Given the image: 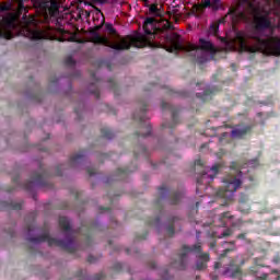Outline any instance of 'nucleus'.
<instances>
[{
    "label": "nucleus",
    "instance_id": "nucleus-19",
    "mask_svg": "<svg viewBox=\"0 0 280 280\" xmlns=\"http://www.w3.org/2000/svg\"><path fill=\"white\" fill-rule=\"evenodd\" d=\"M229 137H230V135H229V132H223L221 136H220V138H219V142H221V143H228V139H229Z\"/></svg>",
    "mask_w": 280,
    "mask_h": 280
},
{
    "label": "nucleus",
    "instance_id": "nucleus-30",
    "mask_svg": "<svg viewBox=\"0 0 280 280\" xmlns=\"http://www.w3.org/2000/svg\"><path fill=\"white\" fill-rule=\"evenodd\" d=\"M249 272H252V275H257V268L250 267Z\"/></svg>",
    "mask_w": 280,
    "mask_h": 280
},
{
    "label": "nucleus",
    "instance_id": "nucleus-32",
    "mask_svg": "<svg viewBox=\"0 0 280 280\" xmlns=\"http://www.w3.org/2000/svg\"><path fill=\"white\" fill-rule=\"evenodd\" d=\"M96 3H106L108 0H94Z\"/></svg>",
    "mask_w": 280,
    "mask_h": 280
},
{
    "label": "nucleus",
    "instance_id": "nucleus-21",
    "mask_svg": "<svg viewBox=\"0 0 280 280\" xmlns=\"http://www.w3.org/2000/svg\"><path fill=\"white\" fill-rule=\"evenodd\" d=\"M60 225L62 226V229L67 230L69 229V221H67L65 218H61Z\"/></svg>",
    "mask_w": 280,
    "mask_h": 280
},
{
    "label": "nucleus",
    "instance_id": "nucleus-2",
    "mask_svg": "<svg viewBox=\"0 0 280 280\" xmlns=\"http://www.w3.org/2000/svg\"><path fill=\"white\" fill-rule=\"evenodd\" d=\"M33 3V8H35L36 12L39 15H23L24 25L21 30L23 36L26 38H31V40H43V38H47V35L38 28V23H43V21H47L49 16H55L56 19H61L62 12L66 14H71V16H75L80 19L82 16V9H80L79 4L75 0H31Z\"/></svg>",
    "mask_w": 280,
    "mask_h": 280
},
{
    "label": "nucleus",
    "instance_id": "nucleus-22",
    "mask_svg": "<svg viewBox=\"0 0 280 280\" xmlns=\"http://www.w3.org/2000/svg\"><path fill=\"white\" fill-rule=\"evenodd\" d=\"M245 165H252V167H256V165H259V160L258 159L250 160Z\"/></svg>",
    "mask_w": 280,
    "mask_h": 280
},
{
    "label": "nucleus",
    "instance_id": "nucleus-35",
    "mask_svg": "<svg viewBox=\"0 0 280 280\" xmlns=\"http://www.w3.org/2000/svg\"><path fill=\"white\" fill-rule=\"evenodd\" d=\"M277 27H278V30H280V18H279V20H278Z\"/></svg>",
    "mask_w": 280,
    "mask_h": 280
},
{
    "label": "nucleus",
    "instance_id": "nucleus-6",
    "mask_svg": "<svg viewBox=\"0 0 280 280\" xmlns=\"http://www.w3.org/2000/svg\"><path fill=\"white\" fill-rule=\"evenodd\" d=\"M18 2V11L15 13H8V4H0V36L10 40L12 38V31L19 25V19L27 9L23 5V0H15Z\"/></svg>",
    "mask_w": 280,
    "mask_h": 280
},
{
    "label": "nucleus",
    "instance_id": "nucleus-26",
    "mask_svg": "<svg viewBox=\"0 0 280 280\" xmlns=\"http://www.w3.org/2000/svg\"><path fill=\"white\" fill-rule=\"evenodd\" d=\"M257 280H268V273H262L260 277H257Z\"/></svg>",
    "mask_w": 280,
    "mask_h": 280
},
{
    "label": "nucleus",
    "instance_id": "nucleus-11",
    "mask_svg": "<svg viewBox=\"0 0 280 280\" xmlns=\"http://www.w3.org/2000/svg\"><path fill=\"white\" fill-rule=\"evenodd\" d=\"M223 244H229L231 247L225 248L223 253L220 255L219 259H224V257H226L229 253L237 250V247L235 246V241L224 242Z\"/></svg>",
    "mask_w": 280,
    "mask_h": 280
},
{
    "label": "nucleus",
    "instance_id": "nucleus-12",
    "mask_svg": "<svg viewBox=\"0 0 280 280\" xmlns=\"http://www.w3.org/2000/svg\"><path fill=\"white\" fill-rule=\"evenodd\" d=\"M149 14H151L152 16H158V19H160L159 16H161V11L159 10V5L151 4L149 8Z\"/></svg>",
    "mask_w": 280,
    "mask_h": 280
},
{
    "label": "nucleus",
    "instance_id": "nucleus-4",
    "mask_svg": "<svg viewBox=\"0 0 280 280\" xmlns=\"http://www.w3.org/2000/svg\"><path fill=\"white\" fill-rule=\"evenodd\" d=\"M236 43L242 51L248 54H264V56H280V37L270 36L261 38L257 34L245 35L244 32L236 33Z\"/></svg>",
    "mask_w": 280,
    "mask_h": 280
},
{
    "label": "nucleus",
    "instance_id": "nucleus-37",
    "mask_svg": "<svg viewBox=\"0 0 280 280\" xmlns=\"http://www.w3.org/2000/svg\"><path fill=\"white\" fill-rule=\"evenodd\" d=\"M213 93H215V90L212 88V90H211V94L213 95Z\"/></svg>",
    "mask_w": 280,
    "mask_h": 280
},
{
    "label": "nucleus",
    "instance_id": "nucleus-20",
    "mask_svg": "<svg viewBox=\"0 0 280 280\" xmlns=\"http://www.w3.org/2000/svg\"><path fill=\"white\" fill-rule=\"evenodd\" d=\"M104 25V18L101 19L100 23H94V27L92 28V32H97Z\"/></svg>",
    "mask_w": 280,
    "mask_h": 280
},
{
    "label": "nucleus",
    "instance_id": "nucleus-18",
    "mask_svg": "<svg viewBox=\"0 0 280 280\" xmlns=\"http://www.w3.org/2000/svg\"><path fill=\"white\" fill-rule=\"evenodd\" d=\"M265 1L269 5H270V3H273V8H276V10H280V0H265Z\"/></svg>",
    "mask_w": 280,
    "mask_h": 280
},
{
    "label": "nucleus",
    "instance_id": "nucleus-31",
    "mask_svg": "<svg viewBox=\"0 0 280 280\" xmlns=\"http://www.w3.org/2000/svg\"><path fill=\"white\" fill-rule=\"evenodd\" d=\"M217 156H218L219 159H222V156H224V151H220L219 153H217Z\"/></svg>",
    "mask_w": 280,
    "mask_h": 280
},
{
    "label": "nucleus",
    "instance_id": "nucleus-10",
    "mask_svg": "<svg viewBox=\"0 0 280 280\" xmlns=\"http://www.w3.org/2000/svg\"><path fill=\"white\" fill-rule=\"evenodd\" d=\"M226 272H230L233 279L242 277V268H240V266H235L233 260L230 262V267L226 269Z\"/></svg>",
    "mask_w": 280,
    "mask_h": 280
},
{
    "label": "nucleus",
    "instance_id": "nucleus-40",
    "mask_svg": "<svg viewBox=\"0 0 280 280\" xmlns=\"http://www.w3.org/2000/svg\"><path fill=\"white\" fill-rule=\"evenodd\" d=\"M211 179L213 180V176H211Z\"/></svg>",
    "mask_w": 280,
    "mask_h": 280
},
{
    "label": "nucleus",
    "instance_id": "nucleus-16",
    "mask_svg": "<svg viewBox=\"0 0 280 280\" xmlns=\"http://www.w3.org/2000/svg\"><path fill=\"white\" fill-rule=\"evenodd\" d=\"M247 201H248V195L244 194V192H241L238 202L241 205H246Z\"/></svg>",
    "mask_w": 280,
    "mask_h": 280
},
{
    "label": "nucleus",
    "instance_id": "nucleus-8",
    "mask_svg": "<svg viewBox=\"0 0 280 280\" xmlns=\"http://www.w3.org/2000/svg\"><path fill=\"white\" fill-rule=\"evenodd\" d=\"M253 128H255V125H237L233 130H232V137L234 139H244V137L250 135L253 132Z\"/></svg>",
    "mask_w": 280,
    "mask_h": 280
},
{
    "label": "nucleus",
    "instance_id": "nucleus-7",
    "mask_svg": "<svg viewBox=\"0 0 280 280\" xmlns=\"http://www.w3.org/2000/svg\"><path fill=\"white\" fill-rule=\"evenodd\" d=\"M233 221V215L231 212H223L218 215L212 217V226H229L231 222ZM237 224H244L242 220H238L236 223L233 222L232 226H237Z\"/></svg>",
    "mask_w": 280,
    "mask_h": 280
},
{
    "label": "nucleus",
    "instance_id": "nucleus-17",
    "mask_svg": "<svg viewBox=\"0 0 280 280\" xmlns=\"http://www.w3.org/2000/svg\"><path fill=\"white\" fill-rule=\"evenodd\" d=\"M74 38L75 37L73 35H71L69 33H63L62 37L59 40H62V42H65V40H73Z\"/></svg>",
    "mask_w": 280,
    "mask_h": 280
},
{
    "label": "nucleus",
    "instance_id": "nucleus-27",
    "mask_svg": "<svg viewBox=\"0 0 280 280\" xmlns=\"http://www.w3.org/2000/svg\"><path fill=\"white\" fill-rule=\"evenodd\" d=\"M236 240H246V233H241L236 236Z\"/></svg>",
    "mask_w": 280,
    "mask_h": 280
},
{
    "label": "nucleus",
    "instance_id": "nucleus-33",
    "mask_svg": "<svg viewBox=\"0 0 280 280\" xmlns=\"http://www.w3.org/2000/svg\"><path fill=\"white\" fill-rule=\"evenodd\" d=\"M226 16H228V15H226ZM226 16L223 18V19H221V20L219 21V23H226Z\"/></svg>",
    "mask_w": 280,
    "mask_h": 280
},
{
    "label": "nucleus",
    "instance_id": "nucleus-38",
    "mask_svg": "<svg viewBox=\"0 0 280 280\" xmlns=\"http://www.w3.org/2000/svg\"><path fill=\"white\" fill-rule=\"evenodd\" d=\"M144 3H148V0H142Z\"/></svg>",
    "mask_w": 280,
    "mask_h": 280
},
{
    "label": "nucleus",
    "instance_id": "nucleus-1",
    "mask_svg": "<svg viewBox=\"0 0 280 280\" xmlns=\"http://www.w3.org/2000/svg\"><path fill=\"white\" fill-rule=\"evenodd\" d=\"M143 30L147 34V37L141 34L128 35L126 37H120L117 34V31L113 27V25H106L105 35L102 36L97 33L92 35L91 40L96 45H104L105 47H110L112 49H130V47H148L151 45L152 37L158 38L159 34L162 35V47L166 49V51H197V49H201L206 54L211 51V33L206 32L199 38V44H183V38L180 35L172 32L165 33L167 30H172V24L167 20H162L161 18H147L143 24Z\"/></svg>",
    "mask_w": 280,
    "mask_h": 280
},
{
    "label": "nucleus",
    "instance_id": "nucleus-39",
    "mask_svg": "<svg viewBox=\"0 0 280 280\" xmlns=\"http://www.w3.org/2000/svg\"><path fill=\"white\" fill-rule=\"evenodd\" d=\"M207 261H209V256H207Z\"/></svg>",
    "mask_w": 280,
    "mask_h": 280
},
{
    "label": "nucleus",
    "instance_id": "nucleus-29",
    "mask_svg": "<svg viewBox=\"0 0 280 280\" xmlns=\"http://www.w3.org/2000/svg\"><path fill=\"white\" fill-rule=\"evenodd\" d=\"M215 51H218V49L215 48V46L211 45V56L213 58Z\"/></svg>",
    "mask_w": 280,
    "mask_h": 280
},
{
    "label": "nucleus",
    "instance_id": "nucleus-14",
    "mask_svg": "<svg viewBox=\"0 0 280 280\" xmlns=\"http://www.w3.org/2000/svg\"><path fill=\"white\" fill-rule=\"evenodd\" d=\"M222 168H224V162H220L218 164H214L211 167V172H213L214 174H219Z\"/></svg>",
    "mask_w": 280,
    "mask_h": 280
},
{
    "label": "nucleus",
    "instance_id": "nucleus-13",
    "mask_svg": "<svg viewBox=\"0 0 280 280\" xmlns=\"http://www.w3.org/2000/svg\"><path fill=\"white\" fill-rule=\"evenodd\" d=\"M211 7V0H201V3L197 7L199 12H202L205 8Z\"/></svg>",
    "mask_w": 280,
    "mask_h": 280
},
{
    "label": "nucleus",
    "instance_id": "nucleus-9",
    "mask_svg": "<svg viewBox=\"0 0 280 280\" xmlns=\"http://www.w3.org/2000/svg\"><path fill=\"white\" fill-rule=\"evenodd\" d=\"M231 235H233V229H231V228H228V229L223 230L220 234L212 231V233H211V237H212L211 248L215 247V243L213 242V240H215V238L222 240V237H231Z\"/></svg>",
    "mask_w": 280,
    "mask_h": 280
},
{
    "label": "nucleus",
    "instance_id": "nucleus-25",
    "mask_svg": "<svg viewBox=\"0 0 280 280\" xmlns=\"http://www.w3.org/2000/svg\"><path fill=\"white\" fill-rule=\"evenodd\" d=\"M272 262H273V264H280V256H279V254H277V255L273 257Z\"/></svg>",
    "mask_w": 280,
    "mask_h": 280
},
{
    "label": "nucleus",
    "instance_id": "nucleus-28",
    "mask_svg": "<svg viewBox=\"0 0 280 280\" xmlns=\"http://www.w3.org/2000/svg\"><path fill=\"white\" fill-rule=\"evenodd\" d=\"M222 268V262L218 261L214 264V270H220Z\"/></svg>",
    "mask_w": 280,
    "mask_h": 280
},
{
    "label": "nucleus",
    "instance_id": "nucleus-23",
    "mask_svg": "<svg viewBox=\"0 0 280 280\" xmlns=\"http://www.w3.org/2000/svg\"><path fill=\"white\" fill-rule=\"evenodd\" d=\"M220 28V26L215 23L211 24V32L212 34H218V30Z\"/></svg>",
    "mask_w": 280,
    "mask_h": 280
},
{
    "label": "nucleus",
    "instance_id": "nucleus-5",
    "mask_svg": "<svg viewBox=\"0 0 280 280\" xmlns=\"http://www.w3.org/2000/svg\"><path fill=\"white\" fill-rule=\"evenodd\" d=\"M242 168H244V166H242L240 162L231 163L230 170L234 172V174H228L223 178L225 188H221L217 191V198L225 200L221 207H228L230 202H233L235 191H237L238 187H242Z\"/></svg>",
    "mask_w": 280,
    "mask_h": 280
},
{
    "label": "nucleus",
    "instance_id": "nucleus-36",
    "mask_svg": "<svg viewBox=\"0 0 280 280\" xmlns=\"http://www.w3.org/2000/svg\"><path fill=\"white\" fill-rule=\"evenodd\" d=\"M212 280H218V276H212Z\"/></svg>",
    "mask_w": 280,
    "mask_h": 280
},
{
    "label": "nucleus",
    "instance_id": "nucleus-34",
    "mask_svg": "<svg viewBox=\"0 0 280 280\" xmlns=\"http://www.w3.org/2000/svg\"><path fill=\"white\" fill-rule=\"evenodd\" d=\"M271 273H272V275H279V270L273 269V270H271Z\"/></svg>",
    "mask_w": 280,
    "mask_h": 280
},
{
    "label": "nucleus",
    "instance_id": "nucleus-3",
    "mask_svg": "<svg viewBox=\"0 0 280 280\" xmlns=\"http://www.w3.org/2000/svg\"><path fill=\"white\" fill-rule=\"evenodd\" d=\"M228 14L233 23L237 21L248 23L250 19H254V30L256 32L272 30V21L268 13H261V8L257 7L256 0H238V7L231 8Z\"/></svg>",
    "mask_w": 280,
    "mask_h": 280
},
{
    "label": "nucleus",
    "instance_id": "nucleus-24",
    "mask_svg": "<svg viewBox=\"0 0 280 280\" xmlns=\"http://www.w3.org/2000/svg\"><path fill=\"white\" fill-rule=\"evenodd\" d=\"M254 264H255V266H260V268H266V265L259 264V258H255Z\"/></svg>",
    "mask_w": 280,
    "mask_h": 280
},
{
    "label": "nucleus",
    "instance_id": "nucleus-15",
    "mask_svg": "<svg viewBox=\"0 0 280 280\" xmlns=\"http://www.w3.org/2000/svg\"><path fill=\"white\" fill-rule=\"evenodd\" d=\"M222 2L220 0H211V10H220Z\"/></svg>",
    "mask_w": 280,
    "mask_h": 280
}]
</instances>
